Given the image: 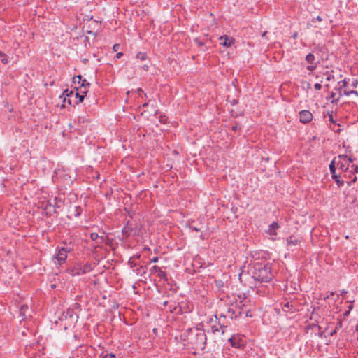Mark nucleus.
Segmentation results:
<instances>
[{
    "label": "nucleus",
    "mask_w": 358,
    "mask_h": 358,
    "mask_svg": "<svg viewBox=\"0 0 358 358\" xmlns=\"http://www.w3.org/2000/svg\"><path fill=\"white\" fill-rule=\"evenodd\" d=\"M144 69H146V70H148V66H144Z\"/></svg>",
    "instance_id": "obj_49"
},
{
    "label": "nucleus",
    "mask_w": 358,
    "mask_h": 358,
    "mask_svg": "<svg viewBox=\"0 0 358 358\" xmlns=\"http://www.w3.org/2000/svg\"><path fill=\"white\" fill-rule=\"evenodd\" d=\"M283 312L286 313H294L298 311V308L294 302L285 300L281 303Z\"/></svg>",
    "instance_id": "obj_9"
},
{
    "label": "nucleus",
    "mask_w": 358,
    "mask_h": 358,
    "mask_svg": "<svg viewBox=\"0 0 358 358\" xmlns=\"http://www.w3.org/2000/svg\"><path fill=\"white\" fill-rule=\"evenodd\" d=\"M356 330L358 331V325L356 327Z\"/></svg>",
    "instance_id": "obj_55"
},
{
    "label": "nucleus",
    "mask_w": 358,
    "mask_h": 358,
    "mask_svg": "<svg viewBox=\"0 0 358 358\" xmlns=\"http://www.w3.org/2000/svg\"><path fill=\"white\" fill-rule=\"evenodd\" d=\"M357 339H358V337H357Z\"/></svg>",
    "instance_id": "obj_57"
},
{
    "label": "nucleus",
    "mask_w": 358,
    "mask_h": 358,
    "mask_svg": "<svg viewBox=\"0 0 358 358\" xmlns=\"http://www.w3.org/2000/svg\"><path fill=\"white\" fill-rule=\"evenodd\" d=\"M299 121L303 124H307L312 121L313 115L312 113L308 110H303L299 112Z\"/></svg>",
    "instance_id": "obj_11"
},
{
    "label": "nucleus",
    "mask_w": 358,
    "mask_h": 358,
    "mask_svg": "<svg viewBox=\"0 0 358 358\" xmlns=\"http://www.w3.org/2000/svg\"><path fill=\"white\" fill-rule=\"evenodd\" d=\"M238 127L237 125H236V126H233V127H232V129H233L234 131H236V129H238Z\"/></svg>",
    "instance_id": "obj_44"
},
{
    "label": "nucleus",
    "mask_w": 358,
    "mask_h": 358,
    "mask_svg": "<svg viewBox=\"0 0 358 358\" xmlns=\"http://www.w3.org/2000/svg\"><path fill=\"white\" fill-rule=\"evenodd\" d=\"M336 94L334 92H331L330 94L329 99H331V102L332 103L338 104V103L339 102V97H336Z\"/></svg>",
    "instance_id": "obj_20"
},
{
    "label": "nucleus",
    "mask_w": 358,
    "mask_h": 358,
    "mask_svg": "<svg viewBox=\"0 0 358 358\" xmlns=\"http://www.w3.org/2000/svg\"><path fill=\"white\" fill-rule=\"evenodd\" d=\"M353 92L352 95H354L356 98H358V92L353 90Z\"/></svg>",
    "instance_id": "obj_41"
},
{
    "label": "nucleus",
    "mask_w": 358,
    "mask_h": 358,
    "mask_svg": "<svg viewBox=\"0 0 358 358\" xmlns=\"http://www.w3.org/2000/svg\"><path fill=\"white\" fill-rule=\"evenodd\" d=\"M315 20L321 22L322 20V17L320 16H317L316 18L313 19V22H315Z\"/></svg>",
    "instance_id": "obj_36"
},
{
    "label": "nucleus",
    "mask_w": 358,
    "mask_h": 358,
    "mask_svg": "<svg viewBox=\"0 0 358 358\" xmlns=\"http://www.w3.org/2000/svg\"><path fill=\"white\" fill-rule=\"evenodd\" d=\"M266 32H264V33L262 34V37H264V36H266Z\"/></svg>",
    "instance_id": "obj_48"
},
{
    "label": "nucleus",
    "mask_w": 358,
    "mask_h": 358,
    "mask_svg": "<svg viewBox=\"0 0 358 358\" xmlns=\"http://www.w3.org/2000/svg\"><path fill=\"white\" fill-rule=\"evenodd\" d=\"M73 316H74V312L73 310H71V309H68L66 312H64L63 313V317H64L66 319L68 317L70 319H73Z\"/></svg>",
    "instance_id": "obj_19"
},
{
    "label": "nucleus",
    "mask_w": 358,
    "mask_h": 358,
    "mask_svg": "<svg viewBox=\"0 0 358 358\" xmlns=\"http://www.w3.org/2000/svg\"><path fill=\"white\" fill-rule=\"evenodd\" d=\"M346 292H347L346 291H343V292H342V293H343V294H345V293H346Z\"/></svg>",
    "instance_id": "obj_53"
},
{
    "label": "nucleus",
    "mask_w": 358,
    "mask_h": 358,
    "mask_svg": "<svg viewBox=\"0 0 358 358\" xmlns=\"http://www.w3.org/2000/svg\"><path fill=\"white\" fill-rule=\"evenodd\" d=\"M62 178L64 181L72 182V180L71 179L70 176L66 173L62 174Z\"/></svg>",
    "instance_id": "obj_30"
},
{
    "label": "nucleus",
    "mask_w": 358,
    "mask_h": 358,
    "mask_svg": "<svg viewBox=\"0 0 358 358\" xmlns=\"http://www.w3.org/2000/svg\"><path fill=\"white\" fill-rule=\"evenodd\" d=\"M229 342L233 347L237 348H241L244 345L243 340L238 336H232L229 338Z\"/></svg>",
    "instance_id": "obj_16"
},
{
    "label": "nucleus",
    "mask_w": 358,
    "mask_h": 358,
    "mask_svg": "<svg viewBox=\"0 0 358 358\" xmlns=\"http://www.w3.org/2000/svg\"><path fill=\"white\" fill-rule=\"evenodd\" d=\"M75 92L76 90H69L68 89L65 90L61 96V97L64 96V102L66 103V101L69 105H75L74 101H75Z\"/></svg>",
    "instance_id": "obj_10"
},
{
    "label": "nucleus",
    "mask_w": 358,
    "mask_h": 358,
    "mask_svg": "<svg viewBox=\"0 0 358 358\" xmlns=\"http://www.w3.org/2000/svg\"><path fill=\"white\" fill-rule=\"evenodd\" d=\"M191 228H192V230H194V231H197V232L201 231V229H199V228H197V227H191Z\"/></svg>",
    "instance_id": "obj_42"
},
{
    "label": "nucleus",
    "mask_w": 358,
    "mask_h": 358,
    "mask_svg": "<svg viewBox=\"0 0 358 358\" xmlns=\"http://www.w3.org/2000/svg\"><path fill=\"white\" fill-rule=\"evenodd\" d=\"M314 88L316 90H320L321 88H322V85L320 83H315L314 85Z\"/></svg>",
    "instance_id": "obj_34"
},
{
    "label": "nucleus",
    "mask_w": 358,
    "mask_h": 358,
    "mask_svg": "<svg viewBox=\"0 0 358 358\" xmlns=\"http://www.w3.org/2000/svg\"><path fill=\"white\" fill-rule=\"evenodd\" d=\"M148 106V103H144L142 104V107H146Z\"/></svg>",
    "instance_id": "obj_46"
},
{
    "label": "nucleus",
    "mask_w": 358,
    "mask_h": 358,
    "mask_svg": "<svg viewBox=\"0 0 358 358\" xmlns=\"http://www.w3.org/2000/svg\"><path fill=\"white\" fill-rule=\"evenodd\" d=\"M243 303V301H236L235 304H231L230 306L223 308L222 310H220V313L217 314L219 316H220V317L223 319L230 318L231 320L237 318L243 313H245V315H248L247 311L245 313L243 312V307L245 306V304Z\"/></svg>",
    "instance_id": "obj_4"
},
{
    "label": "nucleus",
    "mask_w": 358,
    "mask_h": 358,
    "mask_svg": "<svg viewBox=\"0 0 358 358\" xmlns=\"http://www.w3.org/2000/svg\"><path fill=\"white\" fill-rule=\"evenodd\" d=\"M216 320H218V323L215 324H211V331L213 334H224L225 328H227V325L225 323L222 321V317L217 314L215 315Z\"/></svg>",
    "instance_id": "obj_7"
},
{
    "label": "nucleus",
    "mask_w": 358,
    "mask_h": 358,
    "mask_svg": "<svg viewBox=\"0 0 358 358\" xmlns=\"http://www.w3.org/2000/svg\"><path fill=\"white\" fill-rule=\"evenodd\" d=\"M93 269L92 264L90 262H77L72 267L67 269V272L72 276L82 275L91 272Z\"/></svg>",
    "instance_id": "obj_5"
},
{
    "label": "nucleus",
    "mask_w": 358,
    "mask_h": 358,
    "mask_svg": "<svg viewBox=\"0 0 358 358\" xmlns=\"http://www.w3.org/2000/svg\"><path fill=\"white\" fill-rule=\"evenodd\" d=\"M194 42L199 47H201L205 45V42L200 41L199 38H196L194 40Z\"/></svg>",
    "instance_id": "obj_31"
},
{
    "label": "nucleus",
    "mask_w": 358,
    "mask_h": 358,
    "mask_svg": "<svg viewBox=\"0 0 358 358\" xmlns=\"http://www.w3.org/2000/svg\"><path fill=\"white\" fill-rule=\"evenodd\" d=\"M99 238L100 237H99V234L96 232H93L90 234V238L92 241H97Z\"/></svg>",
    "instance_id": "obj_29"
},
{
    "label": "nucleus",
    "mask_w": 358,
    "mask_h": 358,
    "mask_svg": "<svg viewBox=\"0 0 358 358\" xmlns=\"http://www.w3.org/2000/svg\"><path fill=\"white\" fill-rule=\"evenodd\" d=\"M349 78H344L342 81L338 82L337 86L340 90H344L348 88L349 83Z\"/></svg>",
    "instance_id": "obj_18"
},
{
    "label": "nucleus",
    "mask_w": 358,
    "mask_h": 358,
    "mask_svg": "<svg viewBox=\"0 0 358 358\" xmlns=\"http://www.w3.org/2000/svg\"><path fill=\"white\" fill-rule=\"evenodd\" d=\"M252 278L260 282H268L272 280L273 275L271 268L265 262H257L254 264Z\"/></svg>",
    "instance_id": "obj_3"
},
{
    "label": "nucleus",
    "mask_w": 358,
    "mask_h": 358,
    "mask_svg": "<svg viewBox=\"0 0 358 358\" xmlns=\"http://www.w3.org/2000/svg\"><path fill=\"white\" fill-rule=\"evenodd\" d=\"M120 47V44L116 43V44L113 45V50L114 52H117V51H118V50H119Z\"/></svg>",
    "instance_id": "obj_33"
},
{
    "label": "nucleus",
    "mask_w": 358,
    "mask_h": 358,
    "mask_svg": "<svg viewBox=\"0 0 358 358\" xmlns=\"http://www.w3.org/2000/svg\"><path fill=\"white\" fill-rule=\"evenodd\" d=\"M24 308L27 309V308H28V307H27V306H22V307H21V309H20V311H21V312H22V311H23V310H24Z\"/></svg>",
    "instance_id": "obj_45"
},
{
    "label": "nucleus",
    "mask_w": 358,
    "mask_h": 358,
    "mask_svg": "<svg viewBox=\"0 0 358 358\" xmlns=\"http://www.w3.org/2000/svg\"><path fill=\"white\" fill-rule=\"evenodd\" d=\"M77 79H78V83H80V81L82 80V76L79 75L76 77Z\"/></svg>",
    "instance_id": "obj_43"
},
{
    "label": "nucleus",
    "mask_w": 358,
    "mask_h": 358,
    "mask_svg": "<svg viewBox=\"0 0 358 358\" xmlns=\"http://www.w3.org/2000/svg\"><path fill=\"white\" fill-rule=\"evenodd\" d=\"M220 44L227 48H231L235 43V39L227 35L219 37Z\"/></svg>",
    "instance_id": "obj_13"
},
{
    "label": "nucleus",
    "mask_w": 358,
    "mask_h": 358,
    "mask_svg": "<svg viewBox=\"0 0 358 358\" xmlns=\"http://www.w3.org/2000/svg\"><path fill=\"white\" fill-rule=\"evenodd\" d=\"M280 228V225L278 222H273L271 223L266 231L267 234L271 236H275L277 234V230Z\"/></svg>",
    "instance_id": "obj_17"
},
{
    "label": "nucleus",
    "mask_w": 358,
    "mask_h": 358,
    "mask_svg": "<svg viewBox=\"0 0 358 358\" xmlns=\"http://www.w3.org/2000/svg\"><path fill=\"white\" fill-rule=\"evenodd\" d=\"M81 213H82V208L79 206H76L75 213H74V215L76 217H79L81 215Z\"/></svg>",
    "instance_id": "obj_27"
},
{
    "label": "nucleus",
    "mask_w": 358,
    "mask_h": 358,
    "mask_svg": "<svg viewBox=\"0 0 358 358\" xmlns=\"http://www.w3.org/2000/svg\"><path fill=\"white\" fill-rule=\"evenodd\" d=\"M159 258L157 257H155L152 259H150V262L152 263H156L158 262Z\"/></svg>",
    "instance_id": "obj_35"
},
{
    "label": "nucleus",
    "mask_w": 358,
    "mask_h": 358,
    "mask_svg": "<svg viewBox=\"0 0 358 358\" xmlns=\"http://www.w3.org/2000/svg\"><path fill=\"white\" fill-rule=\"evenodd\" d=\"M327 115H328L329 121L331 123H335V120L334 119L333 111L328 112Z\"/></svg>",
    "instance_id": "obj_28"
},
{
    "label": "nucleus",
    "mask_w": 358,
    "mask_h": 358,
    "mask_svg": "<svg viewBox=\"0 0 358 358\" xmlns=\"http://www.w3.org/2000/svg\"><path fill=\"white\" fill-rule=\"evenodd\" d=\"M131 93H135L138 96H142L143 95H144L145 96H146V94H145L143 91V90L141 88H138L135 90H133L131 92Z\"/></svg>",
    "instance_id": "obj_23"
},
{
    "label": "nucleus",
    "mask_w": 358,
    "mask_h": 358,
    "mask_svg": "<svg viewBox=\"0 0 358 358\" xmlns=\"http://www.w3.org/2000/svg\"><path fill=\"white\" fill-rule=\"evenodd\" d=\"M335 90L338 91V96L339 99L343 95V90L338 89V87H336Z\"/></svg>",
    "instance_id": "obj_32"
},
{
    "label": "nucleus",
    "mask_w": 358,
    "mask_h": 358,
    "mask_svg": "<svg viewBox=\"0 0 358 358\" xmlns=\"http://www.w3.org/2000/svg\"><path fill=\"white\" fill-rule=\"evenodd\" d=\"M324 75L327 76V77H326L327 81H331V80H334V76L332 73H329V71H327L326 73H324Z\"/></svg>",
    "instance_id": "obj_25"
},
{
    "label": "nucleus",
    "mask_w": 358,
    "mask_h": 358,
    "mask_svg": "<svg viewBox=\"0 0 358 358\" xmlns=\"http://www.w3.org/2000/svg\"><path fill=\"white\" fill-rule=\"evenodd\" d=\"M122 56H123V53L122 52H117L116 56H115V58L116 59H120Z\"/></svg>",
    "instance_id": "obj_37"
},
{
    "label": "nucleus",
    "mask_w": 358,
    "mask_h": 358,
    "mask_svg": "<svg viewBox=\"0 0 358 358\" xmlns=\"http://www.w3.org/2000/svg\"><path fill=\"white\" fill-rule=\"evenodd\" d=\"M302 241V237L299 235H291L286 239L287 246L289 248L299 245Z\"/></svg>",
    "instance_id": "obj_12"
},
{
    "label": "nucleus",
    "mask_w": 358,
    "mask_h": 358,
    "mask_svg": "<svg viewBox=\"0 0 358 358\" xmlns=\"http://www.w3.org/2000/svg\"><path fill=\"white\" fill-rule=\"evenodd\" d=\"M0 57H1V61L3 64H6L8 63V57L4 52H0Z\"/></svg>",
    "instance_id": "obj_21"
},
{
    "label": "nucleus",
    "mask_w": 358,
    "mask_h": 358,
    "mask_svg": "<svg viewBox=\"0 0 358 358\" xmlns=\"http://www.w3.org/2000/svg\"><path fill=\"white\" fill-rule=\"evenodd\" d=\"M1 52V51L0 50V52Z\"/></svg>",
    "instance_id": "obj_56"
},
{
    "label": "nucleus",
    "mask_w": 358,
    "mask_h": 358,
    "mask_svg": "<svg viewBox=\"0 0 358 358\" xmlns=\"http://www.w3.org/2000/svg\"><path fill=\"white\" fill-rule=\"evenodd\" d=\"M147 54L145 52H138L136 55V58L142 61L147 59Z\"/></svg>",
    "instance_id": "obj_22"
},
{
    "label": "nucleus",
    "mask_w": 358,
    "mask_h": 358,
    "mask_svg": "<svg viewBox=\"0 0 358 358\" xmlns=\"http://www.w3.org/2000/svg\"><path fill=\"white\" fill-rule=\"evenodd\" d=\"M334 294V293L333 292H331L329 294V296H333Z\"/></svg>",
    "instance_id": "obj_50"
},
{
    "label": "nucleus",
    "mask_w": 358,
    "mask_h": 358,
    "mask_svg": "<svg viewBox=\"0 0 358 358\" xmlns=\"http://www.w3.org/2000/svg\"><path fill=\"white\" fill-rule=\"evenodd\" d=\"M329 169L333 180L339 187L343 186L345 182L351 185L357 181L358 164L355 158L339 155L331 162Z\"/></svg>",
    "instance_id": "obj_1"
},
{
    "label": "nucleus",
    "mask_w": 358,
    "mask_h": 358,
    "mask_svg": "<svg viewBox=\"0 0 358 358\" xmlns=\"http://www.w3.org/2000/svg\"><path fill=\"white\" fill-rule=\"evenodd\" d=\"M316 78L320 79V77H319L318 75H316Z\"/></svg>",
    "instance_id": "obj_51"
},
{
    "label": "nucleus",
    "mask_w": 358,
    "mask_h": 358,
    "mask_svg": "<svg viewBox=\"0 0 358 358\" xmlns=\"http://www.w3.org/2000/svg\"><path fill=\"white\" fill-rule=\"evenodd\" d=\"M99 358H116L113 353H102L99 355Z\"/></svg>",
    "instance_id": "obj_24"
},
{
    "label": "nucleus",
    "mask_w": 358,
    "mask_h": 358,
    "mask_svg": "<svg viewBox=\"0 0 358 358\" xmlns=\"http://www.w3.org/2000/svg\"><path fill=\"white\" fill-rule=\"evenodd\" d=\"M329 297H330V296H329V295H327V296H325V297L324 298V300H327V299H329Z\"/></svg>",
    "instance_id": "obj_47"
},
{
    "label": "nucleus",
    "mask_w": 358,
    "mask_h": 358,
    "mask_svg": "<svg viewBox=\"0 0 358 358\" xmlns=\"http://www.w3.org/2000/svg\"><path fill=\"white\" fill-rule=\"evenodd\" d=\"M150 272L152 273L156 274L160 279L164 280V281H168L167 275L166 272L162 270V268L157 266H153Z\"/></svg>",
    "instance_id": "obj_14"
},
{
    "label": "nucleus",
    "mask_w": 358,
    "mask_h": 358,
    "mask_svg": "<svg viewBox=\"0 0 358 358\" xmlns=\"http://www.w3.org/2000/svg\"><path fill=\"white\" fill-rule=\"evenodd\" d=\"M55 173L57 176H59L61 177L62 176V171H60L59 170L55 171Z\"/></svg>",
    "instance_id": "obj_40"
},
{
    "label": "nucleus",
    "mask_w": 358,
    "mask_h": 358,
    "mask_svg": "<svg viewBox=\"0 0 358 358\" xmlns=\"http://www.w3.org/2000/svg\"><path fill=\"white\" fill-rule=\"evenodd\" d=\"M71 250L72 248L71 247H62L58 249L57 253L54 255V258L57 260L59 265H62L66 262L68 253H69Z\"/></svg>",
    "instance_id": "obj_6"
},
{
    "label": "nucleus",
    "mask_w": 358,
    "mask_h": 358,
    "mask_svg": "<svg viewBox=\"0 0 358 358\" xmlns=\"http://www.w3.org/2000/svg\"><path fill=\"white\" fill-rule=\"evenodd\" d=\"M316 78L320 79V77H319L318 75H316Z\"/></svg>",
    "instance_id": "obj_52"
},
{
    "label": "nucleus",
    "mask_w": 358,
    "mask_h": 358,
    "mask_svg": "<svg viewBox=\"0 0 358 358\" xmlns=\"http://www.w3.org/2000/svg\"><path fill=\"white\" fill-rule=\"evenodd\" d=\"M357 80H355V81H353L351 83V87L355 88V87H357Z\"/></svg>",
    "instance_id": "obj_38"
},
{
    "label": "nucleus",
    "mask_w": 358,
    "mask_h": 358,
    "mask_svg": "<svg viewBox=\"0 0 358 358\" xmlns=\"http://www.w3.org/2000/svg\"><path fill=\"white\" fill-rule=\"evenodd\" d=\"M183 340L188 348L202 351L206 348L207 337L203 330L189 329L184 334Z\"/></svg>",
    "instance_id": "obj_2"
},
{
    "label": "nucleus",
    "mask_w": 358,
    "mask_h": 358,
    "mask_svg": "<svg viewBox=\"0 0 358 358\" xmlns=\"http://www.w3.org/2000/svg\"><path fill=\"white\" fill-rule=\"evenodd\" d=\"M315 57L313 53H308L306 56V61L310 64L307 66L306 69L308 71H313L317 68V64L315 62Z\"/></svg>",
    "instance_id": "obj_15"
},
{
    "label": "nucleus",
    "mask_w": 358,
    "mask_h": 358,
    "mask_svg": "<svg viewBox=\"0 0 358 358\" xmlns=\"http://www.w3.org/2000/svg\"><path fill=\"white\" fill-rule=\"evenodd\" d=\"M353 308V306L352 305H350L349 307H348V311L345 313V315H348L350 313V311Z\"/></svg>",
    "instance_id": "obj_39"
},
{
    "label": "nucleus",
    "mask_w": 358,
    "mask_h": 358,
    "mask_svg": "<svg viewBox=\"0 0 358 358\" xmlns=\"http://www.w3.org/2000/svg\"><path fill=\"white\" fill-rule=\"evenodd\" d=\"M90 85V83H87L86 82V80H83V83L81 84V87H83L85 89V91H82L81 93L82 94H80L78 91V90L77 88H76V92H75V101H74V104L75 105H78L80 103H81L83 100H84V98L85 96V94L87 93V92L85 91L86 90V86H89Z\"/></svg>",
    "instance_id": "obj_8"
},
{
    "label": "nucleus",
    "mask_w": 358,
    "mask_h": 358,
    "mask_svg": "<svg viewBox=\"0 0 358 358\" xmlns=\"http://www.w3.org/2000/svg\"><path fill=\"white\" fill-rule=\"evenodd\" d=\"M335 331L331 333V335L332 336L333 334H334Z\"/></svg>",
    "instance_id": "obj_54"
},
{
    "label": "nucleus",
    "mask_w": 358,
    "mask_h": 358,
    "mask_svg": "<svg viewBox=\"0 0 358 358\" xmlns=\"http://www.w3.org/2000/svg\"><path fill=\"white\" fill-rule=\"evenodd\" d=\"M353 92V90H349V89H344L343 90V95L346 96H349L350 95L352 94Z\"/></svg>",
    "instance_id": "obj_26"
}]
</instances>
